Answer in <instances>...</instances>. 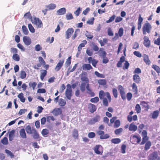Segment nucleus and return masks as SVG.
<instances>
[{
    "label": "nucleus",
    "mask_w": 160,
    "mask_h": 160,
    "mask_svg": "<svg viewBox=\"0 0 160 160\" xmlns=\"http://www.w3.org/2000/svg\"><path fill=\"white\" fill-rule=\"evenodd\" d=\"M67 88L65 91V96L68 99L70 100L72 94V87L70 84H68L67 85Z\"/></svg>",
    "instance_id": "nucleus-1"
},
{
    "label": "nucleus",
    "mask_w": 160,
    "mask_h": 160,
    "mask_svg": "<svg viewBox=\"0 0 160 160\" xmlns=\"http://www.w3.org/2000/svg\"><path fill=\"white\" fill-rule=\"evenodd\" d=\"M105 95L106 96L107 98L108 99V101L111 102L112 98L110 93L108 92H107L105 93L102 90H101L99 91V96L100 99L102 100L104 98V97Z\"/></svg>",
    "instance_id": "nucleus-2"
},
{
    "label": "nucleus",
    "mask_w": 160,
    "mask_h": 160,
    "mask_svg": "<svg viewBox=\"0 0 160 160\" xmlns=\"http://www.w3.org/2000/svg\"><path fill=\"white\" fill-rule=\"evenodd\" d=\"M152 27L151 25L148 22L144 24L142 28L143 33L144 34H145L146 32L149 33H150V30Z\"/></svg>",
    "instance_id": "nucleus-3"
},
{
    "label": "nucleus",
    "mask_w": 160,
    "mask_h": 160,
    "mask_svg": "<svg viewBox=\"0 0 160 160\" xmlns=\"http://www.w3.org/2000/svg\"><path fill=\"white\" fill-rule=\"evenodd\" d=\"M94 152L97 154L102 155L103 152V148L100 145H96L93 149Z\"/></svg>",
    "instance_id": "nucleus-4"
},
{
    "label": "nucleus",
    "mask_w": 160,
    "mask_h": 160,
    "mask_svg": "<svg viewBox=\"0 0 160 160\" xmlns=\"http://www.w3.org/2000/svg\"><path fill=\"white\" fill-rule=\"evenodd\" d=\"M118 89L122 99L123 100H125L126 99V95L125 89L122 85H119L118 86Z\"/></svg>",
    "instance_id": "nucleus-5"
},
{
    "label": "nucleus",
    "mask_w": 160,
    "mask_h": 160,
    "mask_svg": "<svg viewBox=\"0 0 160 160\" xmlns=\"http://www.w3.org/2000/svg\"><path fill=\"white\" fill-rule=\"evenodd\" d=\"M100 119V116L97 115L93 118L90 119L88 121V124L89 125H93L96 122H99Z\"/></svg>",
    "instance_id": "nucleus-6"
},
{
    "label": "nucleus",
    "mask_w": 160,
    "mask_h": 160,
    "mask_svg": "<svg viewBox=\"0 0 160 160\" xmlns=\"http://www.w3.org/2000/svg\"><path fill=\"white\" fill-rule=\"evenodd\" d=\"M130 140L132 143L136 144L140 141V138L137 135H134L131 137Z\"/></svg>",
    "instance_id": "nucleus-7"
},
{
    "label": "nucleus",
    "mask_w": 160,
    "mask_h": 160,
    "mask_svg": "<svg viewBox=\"0 0 160 160\" xmlns=\"http://www.w3.org/2000/svg\"><path fill=\"white\" fill-rule=\"evenodd\" d=\"M147 132L146 130H143L142 133V141L141 144H143L145 143L148 140V137L147 135Z\"/></svg>",
    "instance_id": "nucleus-8"
},
{
    "label": "nucleus",
    "mask_w": 160,
    "mask_h": 160,
    "mask_svg": "<svg viewBox=\"0 0 160 160\" xmlns=\"http://www.w3.org/2000/svg\"><path fill=\"white\" fill-rule=\"evenodd\" d=\"M97 133L100 136V138L101 139H106L109 137V135L108 134H104V132L102 130H99L97 132Z\"/></svg>",
    "instance_id": "nucleus-9"
},
{
    "label": "nucleus",
    "mask_w": 160,
    "mask_h": 160,
    "mask_svg": "<svg viewBox=\"0 0 160 160\" xmlns=\"http://www.w3.org/2000/svg\"><path fill=\"white\" fill-rule=\"evenodd\" d=\"M32 23L36 24L38 28H40L42 26V23L41 21L37 18H34L32 20Z\"/></svg>",
    "instance_id": "nucleus-10"
},
{
    "label": "nucleus",
    "mask_w": 160,
    "mask_h": 160,
    "mask_svg": "<svg viewBox=\"0 0 160 160\" xmlns=\"http://www.w3.org/2000/svg\"><path fill=\"white\" fill-rule=\"evenodd\" d=\"M74 32V29L72 28H68L65 32V37L66 39L70 38L72 34Z\"/></svg>",
    "instance_id": "nucleus-11"
},
{
    "label": "nucleus",
    "mask_w": 160,
    "mask_h": 160,
    "mask_svg": "<svg viewBox=\"0 0 160 160\" xmlns=\"http://www.w3.org/2000/svg\"><path fill=\"white\" fill-rule=\"evenodd\" d=\"M133 113V112L132 111L129 112V115L127 117L128 121L129 122H131L132 120L136 121L137 120V117L136 115H134L133 117L131 116Z\"/></svg>",
    "instance_id": "nucleus-12"
},
{
    "label": "nucleus",
    "mask_w": 160,
    "mask_h": 160,
    "mask_svg": "<svg viewBox=\"0 0 160 160\" xmlns=\"http://www.w3.org/2000/svg\"><path fill=\"white\" fill-rule=\"evenodd\" d=\"M64 62V60L63 59L60 60L57 64L55 68V70L56 71H59L62 67L63 66Z\"/></svg>",
    "instance_id": "nucleus-13"
},
{
    "label": "nucleus",
    "mask_w": 160,
    "mask_h": 160,
    "mask_svg": "<svg viewBox=\"0 0 160 160\" xmlns=\"http://www.w3.org/2000/svg\"><path fill=\"white\" fill-rule=\"evenodd\" d=\"M32 137L35 139H38L40 138V135L36 129L35 128H32Z\"/></svg>",
    "instance_id": "nucleus-14"
},
{
    "label": "nucleus",
    "mask_w": 160,
    "mask_h": 160,
    "mask_svg": "<svg viewBox=\"0 0 160 160\" xmlns=\"http://www.w3.org/2000/svg\"><path fill=\"white\" fill-rule=\"evenodd\" d=\"M23 41L25 44L27 46L29 45L31 43V38L27 36H24L23 38Z\"/></svg>",
    "instance_id": "nucleus-15"
},
{
    "label": "nucleus",
    "mask_w": 160,
    "mask_h": 160,
    "mask_svg": "<svg viewBox=\"0 0 160 160\" xmlns=\"http://www.w3.org/2000/svg\"><path fill=\"white\" fill-rule=\"evenodd\" d=\"M158 156L157 152H154L149 155L148 157V160H154L157 158Z\"/></svg>",
    "instance_id": "nucleus-16"
},
{
    "label": "nucleus",
    "mask_w": 160,
    "mask_h": 160,
    "mask_svg": "<svg viewBox=\"0 0 160 160\" xmlns=\"http://www.w3.org/2000/svg\"><path fill=\"white\" fill-rule=\"evenodd\" d=\"M143 44L147 47H149L150 45V41L149 40V38L147 36L144 37L143 38Z\"/></svg>",
    "instance_id": "nucleus-17"
},
{
    "label": "nucleus",
    "mask_w": 160,
    "mask_h": 160,
    "mask_svg": "<svg viewBox=\"0 0 160 160\" xmlns=\"http://www.w3.org/2000/svg\"><path fill=\"white\" fill-rule=\"evenodd\" d=\"M88 61L89 63H91L92 65L95 68L96 67V64L98 62V60H97L95 59H92L91 57H90L88 58Z\"/></svg>",
    "instance_id": "nucleus-18"
},
{
    "label": "nucleus",
    "mask_w": 160,
    "mask_h": 160,
    "mask_svg": "<svg viewBox=\"0 0 160 160\" xmlns=\"http://www.w3.org/2000/svg\"><path fill=\"white\" fill-rule=\"evenodd\" d=\"M88 108L89 112L91 113L94 112L97 109L96 106L94 104L91 103L88 104Z\"/></svg>",
    "instance_id": "nucleus-19"
},
{
    "label": "nucleus",
    "mask_w": 160,
    "mask_h": 160,
    "mask_svg": "<svg viewBox=\"0 0 160 160\" xmlns=\"http://www.w3.org/2000/svg\"><path fill=\"white\" fill-rule=\"evenodd\" d=\"M62 112V109L60 108H58L54 109L52 112L54 116H57L61 114Z\"/></svg>",
    "instance_id": "nucleus-20"
},
{
    "label": "nucleus",
    "mask_w": 160,
    "mask_h": 160,
    "mask_svg": "<svg viewBox=\"0 0 160 160\" xmlns=\"http://www.w3.org/2000/svg\"><path fill=\"white\" fill-rule=\"evenodd\" d=\"M46 11L52 10L55 9L56 7V5L54 3H51L48 5L46 6Z\"/></svg>",
    "instance_id": "nucleus-21"
},
{
    "label": "nucleus",
    "mask_w": 160,
    "mask_h": 160,
    "mask_svg": "<svg viewBox=\"0 0 160 160\" xmlns=\"http://www.w3.org/2000/svg\"><path fill=\"white\" fill-rule=\"evenodd\" d=\"M143 60L146 63L149 65L151 63V62L149 60L148 58V55L146 54H144L142 56Z\"/></svg>",
    "instance_id": "nucleus-22"
},
{
    "label": "nucleus",
    "mask_w": 160,
    "mask_h": 160,
    "mask_svg": "<svg viewBox=\"0 0 160 160\" xmlns=\"http://www.w3.org/2000/svg\"><path fill=\"white\" fill-rule=\"evenodd\" d=\"M15 130H12L9 134V139L10 141H12L15 136Z\"/></svg>",
    "instance_id": "nucleus-23"
},
{
    "label": "nucleus",
    "mask_w": 160,
    "mask_h": 160,
    "mask_svg": "<svg viewBox=\"0 0 160 160\" xmlns=\"http://www.w3.org/2000/svg\"><path fill=\"white\" fill-rule=\"evenodd\" d=\"M82 42L83 43L80 44L78 48V51L79 52H80L81 51L82 48L84 47L85 45L87 43V41L85 40H83Z\"/></svg>",
    "instance_id": "nucleus-24"
},
{
    "label": "nucleus",
    "mask_w": 160,
    "mask_h": 160,
    "mask_svg": "<svg viewBox=\"0 0 160 160\" xmlns=\"http://www.w3.org/2000/svg\"><path fill=\"white\" fill-rule=\"evenodd\" d=\"M66 9L65 8H62L57 11V14L59 15H64L66 12Z\"/></svg>",
    "instance_id": "nucleus-25"
},
{
    "label": "nucleus",
    "mask_w": 160,
    "mask_h": 160,
    "mask_svg": "<svg viewBox=\"0 0 160 160\" xmlns=\"http://www.w3.org/2000/svg\"><path fill=\"white\" fill-rule=\"evenodd\" d=\"M83 70H89L92 69V68L90 64H84L82 65Z\"/></svg>",
    "instance_id": "nucleus-26"
},
{
    "label": "nucleus",
    "mask_w": 160,
    "mask_h": 160,
    "mask_svg": "<svg viewBox=\"0 0 160 160\" xmlns=\"http://www.w3.org/2000/svg\"><path fill=\"white\" fill-rule=\"evenodd\" d=\"M137 129V127L133 123H131L129 126V130L130 131H135Z\"/></svg>",
    "instance_id": "nucleus-27"
},
{
    "label": "nucleus",
    "mask_w": 160,
    "mask_h": 160,
    "mask_svg": "<svg viewBox=\"0 0 160 160\" xmlns=\"http://www.w3.org/2000/svg\"><path fill=\"white\" fill-rule=\"evenodd\" d=\"M20 135L22 138H26L27 135L24 128L21 129L19 131Z\"/></svg>",
    "instance_id": "nucleus-28"
},
{
    "label": "nucleus",
    "mask_w": 160,
    "mask_h": 160,
    "mask_svg": "<svg viewBox=\"0 0 160 160\" xmlns=\"http://www.w3.org/2000/svg\"><path fill=\"white\" fill-rule=\"evenodd\" d=\"M141 106H142V109H143L144 110L147 111L148 109V104L145 102H141Z\"/></svg>",
    "instance_id": "nucleus-29"
},
{
    "label": "nucleus",
    "mask_w": 160,
    "mask_h": 160,
    "mask_svg": "<svg viewBox=\"0 0 160 160\" xmlns=\"http://www.w3.org/2000/svg\"><path fill=\"white\" fill-rule=\"evenodd\" d=\"M72 136L75 139H77L78 137V131L76 129H74L72 132Z\"/></svg>",
    "instance_id": "nucleus-30"
},
{
    "label": "nucleus",
    "mask_w": 160,
    "mask_h": 160,
    "mask_svg": "<svg viewBox=\"0 0 160 160\" xmlns=\"http://www.w3.org/2000/svg\"><path fill=\"white\" fill-rule=\"evenodd\" d=\"M43 72H41L40 77L42 81H43L45 77L47 75V72L46 70H42Z\"/></svg>",
    "instance_id": "nucleus-31"
},
{
    "label": "nucleus",
    "mask_w": 160,
    "mask_h": 160,
    "mask_svg": "<svg viewBox=\"0 0 160 160\" xmlns=\"http://www.w3.org/2000/svg\"><path fill=\"white\" fill-rule=\"evenodd\" d=\"M18 98L20 99V101L22 102H24L25 101V98L24 97L23 94L21 92L18 95Z\"/></svg>",
    "instance_id": "nucleus-32"
},
{
    "label": "nucleus",
    "mask_w": 160,
    "mask_h": 160,
    "mask_svg": "<svg viewBox=\"0 0 160 160\" xmlns=\"http://www.w3.org/2000/svg\"><path fill=\"white\" fill-rule=\"evenodd\" d=\"M133 81L136 83L139 82L140 81V78L139 76L135 74L133 76Z\"/></svg>",
    "instance_id": "nucleus-33"
},
{
    "label": "nucleus",
    "mask_w": 160,
    "mask_h": 160,
    "mask_svg": "<svg viewBox=\"0 0 160 160\" xmlns=\"http://www.w3.org/2000/svg\"><path fill=\"white\" fill-rule=\"evenodd\" d=\"M26 131L27 133L29 134H32V130L30 126L28 125L25 128Z\"/></svg>",
    "instance_id": "nucleus-34"
},
{
    "label": "nucleus",
    "mask_w": 160,
    "mask_h": 160,
    "mask_svg": "<svg viewBox=\"0 0 160 160\" xmlns=\"http://www.w3.org/2000/svg\"><path fill=\"white\" fill-rule=\"evenodd\" d=\"M132 91L134 93V94H137L138 93V89L137 86L135 83H133L132 85Z\"/></svg>",
    "instance_id": "nucleus-35"
},
{
    "label": "nucleus",
    "mask_w": 160,
    "mask_h": 160,
    "mask_svg": "<svg viewBox=\"0 0 160 160\" xmlns=\"http://www.w3.org/2000/svg\"><path fill=\"white\" fill-rule=\"evenodd\" d=\"M66 102L64 99L62 98L59 99V104L60 106L63 107L64 106L66 105Z\"/></svg>",
    "instance_id": "nucleus-36"
},
{
    "label": "nucleus",
    "mask_w": 160,
    "mask_h": 160,
    "mask_svg": "<svg viewBox=\"0 0 160 160\" xmlns=\"http://www.w3.org/2000/svg\"><path fill=\"white\" fill-rule=\"evenodd\" d=\"M41 133L43 136L46 137L48 134L49 131L47 129H43L41 132Z\"/></svg>",
    "instance_id": "nucleus-37"
},
{
    "label": "nucleus",
    "mask_w": 160,
    "mask_h": 160,
    "mask_svg": "<svg viewBox=\"0 0 160 160\" xmlns=\"http://www.w3.org/2000/svg\"><path fill=\"white\" fill-rule=\"evenodd\" d=\"M146 142L144 147V150L147 151L150 148L151 145V143L150 141H148Z\"/></svg>",
    "instance_id": "nucleus-38"
},
{
    "label": "nucleus",
    "mask_w": 160,
    "mask_h": 160,
    "mask_svg": "<svg viewBox=\"0 0 160 160\" xmlns=\"http://www.w3.org/2000/svg\"><path fill=\"white\" fill-rule=\"evenodd\" d=\"M159 112L158 110L154 111L152 113V118L153 119L157 118L158 116Z\"/></svg>",
    "instance_id": "nucleus-39"
},
{
    "label": "nucleus",
    "mask_w": 160,
    "mask_h": 160,
    "mask_svg": "<svg viewBox=\"0 0 160 160\" xmlns=\"http://www.w3.org/2000/svg\"><path fill=\"white\" fill-rule=\"evenodd\" d=\"M98 82L101 85L104 86L106 84L107 82L105 79H100L98 80Z\"/></svg>",
    "instance_id": "nucleus-40"
},
{
    "label": "nucleus",
    "mask_w": 160,
    "mask_h": 160,
    "mask_svg": "<svg viewBox=\"0 0 160 160\" xmlns=\"http://www.w3.org/2000/svg\"><path fill=\"white\" fill-rule=\"evenodd\" d=\"M111 142L114 144H118L121 142V140L119 138H113L112 139Z\"/></svg>",
    "instance_id": "nucleus-41"
},
{
    "label": "nucleus",
    "mask_w": 160,
    "mask_h": 160,
    "mask_svg": "<svg viewBox=\"0 0 160 160\" xmlns=\"http://www.w3.org/2000/svg\"><path fill=\"white\" fill-rule=\"evenodd\" d=\"M120 125V121L119 120H117L115 121L114 123V127L115 128H117L119 127Z\"/></svg>",
    "instance_id": "nucleus-42"
},
{
    "label": "nucleus",
    "mask_w": 160,
    "mask_h": 160,
    "mask_svg": "<svg viewBox=\"0 0 160 160\" xmlns=\"http://www.w3.org/2000/svg\"><path fill=\"white\" fill-rule=\"evenodd\" d=\"M22 29L23 32L25 35L28 34L29 32L27 28L25 26H22Z\"/></svg>",
    "instance_id": "nucleus-43"
},
{
    "label": "nucleus",
    "mask_w": 160,
    "mask_h": 160,
    "mask_svg": "<svg viewBox=\"0 0 160 160\" xmlns=\"http://www.w3.org/2000/svg\"><path fill=\"white\" fill-rule=\"evenodd\" d=\"M79 32L80 30L79 29H77L75 30L74 35L72 37V40H74L76 38L78 35V32Z\"/></svg>",
    "instance_id": "nucleus-44"
},
{
    "label": "nucleus",
    "mask_w": 160,
    "mask_h": 160,
    "mask_svg": "<svg viewBox=\"0 0 160 160\" xmlns=\"http://www.w3.org/2000/svg\"><path fill=\"white\" fill-rule=\"evenodd\" d=\"M12 58L14 60L16 61H18L20 60V57L18 54H14L12 56Z\"/></svg>",
    "instance_id": "nucleus-45"
},
{
    "label": "nucleus",
    "mask_w": 160,
    "mask_h": 160,
    "mask_svg": "<svg viewBox=\"0 0 160 160\" xmlns=\"http://www.w3.org/2000/svg\"><path fill=\"white\" fill-rule=\"evenodd\" d=\"M152 67L158 73H160V68L158 66L156 65H153Z\"/></svg>",
    "instance_id": "nucleus-46"
},
{
    "label": "nucleus",
    "mask_w": 160,
    "mask_h": 160,
    "mask_svg": "<svg viewBox=\"0 0 160 160\" xmlns=\"http://www.w3.org/2000/svg\"><path fill=\"white\" fill-rule=\"evenodd\" d=\"M1 142L4 145H7L8 144V138L6 137H4L1 141Z\"/></svg>",
    "instance_id": "nucleus-47"
},
{
    "label": "nucleus",
    "mask_w": 160,
    "mask_h": 160,
    "mask_svg": "<svg viewBox=\"0 0 160 160\" xmlns=\"http://www.w3.org/2000/svg\"><path fill=\"white\" fill-rule=\"evenodd\" d=\"M26 74L25 71L23 70H22L21 71L20 74V77L22 79H24L26 77Z\"/></svg>",
    "instance_id": "nucleus-48"
},
{
    "label": "nucleus",
    "mask_w": 160,
    "mask_h": 160,
    "mask_svg": "<svg viewBox=\"0 0 160 160\" xmlns=\"http://www.w3.org/2000/svg\"><path fill=\"white\" fill-rule=\"evenodd\" d=\"M99 101V98L97 97L92 98L90 100V101L92 103H96Z\"/></svg>",
    "instance_id": "nucleus-49"
},
{
    "label": "nucleus",
    "mask_w": 160,
    "mask_h": 160,
    "mask_svg": "<svg viewBox=\"0 0 160 160\" xmlns=\"http://www.w3.org/2000/svg\"><path fill=\"white\" fill-rule=\"evenodd\" d=\"M29 86L30 87H32L33 90H34L35 89V87H36L37 84V83L35 82H30L29 83Z\"/></svg>",
    "instance_id": "nucleus-50"
},
{
    "label": "nucleus",
    "mask_w": 160,
    "mask_h": 160,
    "mask_svg": "<svg viewBox=\"0 0 160 160\" xmlns=\"http://www.w3.org/2000/svg\"><path fill=\"white\" fill-rule=\"evenodd\" d=\"M112 93L114 97L115 98H117L118 97V91L115 88H113L112 90Z\"/></svg>",
    "instance_id": "nucleus-51"
},
{
    "label": "nucleus",
    "mask_w": 160,
    "mask_h": 160,
    "mask_svg": "<svg viewBox=\"0 0 160 160\" xmlns=\"http://www.w3.org/2000/svg\"><path fill=\"white\" fill-rule=\"evenodd\" d=\"M71 57H69L67 59V61L65 62V65L67 67L69 66L71 63Z\"/></svg>",
    "instance_id": "nucleus-52"
},
{
    "label": "nucleus",
    "mask_w": 160,
    "mask_h": 160,
    "mask_svg": "<svg viewBox=\"0 0 160 160\" xmlns=\"http://www.w3.org/2000/svg\"><path fill=\"white\" fill-rule=\"evenodd\" d=\"M86 83H82L80 86V89L82 92H84L85 90Z\"/></svg>",
    "instance_id": "nucleus-53"
},
{
    "label": "nucleus",
    "mask_w": 160,
    "mask_h": 160,
    "mask_svg": "<svg viewBox=\"0 0 160 160\" xmlns=\"http://www.w3.org/2000/svg\"><path fill=\"white\" fill-rule=\"evenodd\" d=\"M28 27L29 31L32 33L35 32V29L32 25L31 24H28Z\"/></svg>",
    "instance_id": "nucleus-54"
},
{
    "label": "nucleus",
    "mask_w": 160,
    "mask_h": 160,
    "mask_svg": "<svg viewBox=\"0 0 160 160\" xmlns=\"http://www.w3.org/2000/svg\"><path fill=\"white\" fill-rule=\"evenodd\" d=\"M38 59L40 64L43 66L45 65L46 62L42 57H39L38 58Z\"/></svg>",
    "instance_id": "nucleus-55"
},
{
    "label": "nucleus",
    "mask_w": 160,
    "mask_h": 160,
    "mask_svg": "<svg viewBox=\"0 0 160 160\" xmlns=\"http://www.w3.org/2000/svg\"><path fill=\"white\" fill-rule=\"evenodd\" d=\"M129 66V63L127 61H125L123 68V69H128Z\"/></svg>",
    "instance_id": "nucleus-56"
},
{
    "label": "nucleus",
    "mask_w": 160,
    "mask_h": 160,
    "mask_svg": "<svg viewBox=\"0 0 160 160\" xmlns=\"http://www.w3.org/2000/svg\"><path fill=\"white\" fill-rule=\"evenodd\" d=\"M86 88L87 90L88 91H89L90 92H91V95L92 96H94V95H95L94 93L93 92H92V90L90 89V88L89 87V83H88L87 84L86 86Z\"/></svg>",
    "instance_id": "nucleus-57"
},
{
    "label": "nucleus",
    "mask_w": 160,
    "mask_h": 160,
    "mask_svg": "<svg viewBox=\"0 0 160 160\" xmlns=\"http://www.w3.org/2000/svg\"><path fill=\"white\" fill-rule=\"evenodd\" d=\"M82 82H85L86 83H88L89 80L87 77L86 76H82L81 78Z\"/></svg>",
    "instance_id": "nucleus-58"
},
{
    "label": "nucleus",
    "mask_w": 160,
    "mask_h": 160,
    "mask_svg": "<svg viewBox=\"0 0 160 160\" xmlns=\"http://www.w3.org/2000/svg\"><path fill=\"white\" fill-rule=\"evenodd\" d=\"M102 102L103 105L105 107H107L108 105V101L107 99L106 98L102 99Z\"/></svg>",
    "instance_id": "nucleus-59"
},
{
    "label": "nucleus",
    "mask_w": 160,
    "mask_h": 160,
    "mask_svg": "<svg viewBox=\"0 0 160 160\" xmlns=\"http://www.w3.org/2000/svg\"><path fill=\"white\" fill-rule=\"evenodd\" d=\"M116 18V16L115 15H113L112 17H111L110 18L106 21V22L110 23L113 21Z\"/></svg>",
    "instance_id": "nucleus-60"
},
{
    "label": "nucleus",
    "mask_w": 160,
    "mask_h": 160,
    "mask_svg": "<svg viewBox=\"0 0 160 160\" xmlns=\"http://www.w3.org/2000/svg\"><path fill=\"white\" fill-rule=\"evenodd\" d=\"M42 49V48L39 44L36 45L35 47V50L37 51H40Z\"/></svg>",
    "instance_id": "nucleus-61"
},
{
    "label": "nucleus",
    "mask_w": 160,
    "mask_h": 160,
    "mask_svg": "<svg viewBox=\"0 0 160 160\" xmlns=\"http://www.w3.org/2000/svg\"><path fill=\"white\" fill-rule=\"evenodd\" d=\"M123 129L122 128H119L115 130L114 132L116 134L118 135L122 132Z\"/></svg>",
    "instance_id": "nucleus-62"
},
{
    "label": "nucleus",
    "mask_w": 160,
    "mask_h": 160,
    "mask_svg": "<svg viewBox=\"0 0 160 160\" xmlns=\"http://www.w3.org/2000/svg\"><path fill=\"white\" fill-rule=\"evenodd\" d=\"M86 53L89 56H91L92 55L93 53V52L91 49H87L86 51Z\"/></svg>",
    "instance_id": "nucleus-63"
},
{
    "label": "nucleus",
    "mask_w": 160,
    "mask_h": 160,
    "mask_svg": "<svg viewBox=\"0 0 160 160\" xmlns=\"http://www.w3.org/2000/svg\"><path fill=\"white\" fill-rule=\"evenodd\" d=\"M88 137L90 138H93L95 137V133L94 132H90L88 134Z\"/></svg>",
    "instance_id": "nucleus-64"
}]
</instances>
